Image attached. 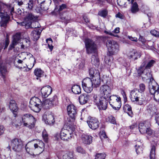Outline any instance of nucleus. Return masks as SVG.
Masks as SVG:
<instances>
[{"mask_svg": "<svg viewBox=\"0 0 159 159\" xmlns=\"http://www.w3.org/2000/svg\"><path fill=\"white\" fill-rule=\"evenodd\" d=\"M73 132V130L70 127H68L67 129H62L60 134L61 139L66 141L70 140L74 136Z\"/></svg>", "mask_w": 159, "mask_h": 159, "instance_id": "nucleus-6", "label": "nucleus"}, {"mask_svg": "<svg viewBox=\"0 0 159 159\" xmlns=\"http://www.w3.org/2000/svg\"><path fill=\"white\" fill-rule=\"evenodd\" d=\"M93 98L94 102L100 110H105L107 109L108 103L107 99L102 96L100 97H98L97 95H94Z\"/></svg>", "mask_w": 159, "mask_h": 159, "instance_id": "nucleus-7", "label": "nucleus"}, {"mask_svg": "<svg viewBox=\"0 0 159 159\" xmlns=\"http://www.w3.org/2000/svg\"><path fill=\"white\" fill-rule=\"evenodd\" d=\"M93 85H94V87L97 88L100 84L101 80L99 76L95 77L92 81Z\"/></svg>", "mask_w": 159, "mask_h": 159, "instance_id": "nucleus-37", "label": "nucleus"}, {"mask_svg": "<svg viewBox=\"0 0 159 159\" xmlns=\"http://www.w3.org/2000/svg\"><path fill=\"white\" fill-rule=\"evenodd\" d=\"M146 131H147L145 133L147 134L149 136H150L152 137L155 136L154 132L150 128V127H149L148 128V129H147Z\"/></svg>", "mask_w": 159, "mask_h": 159, "instance_id": "nucleus-53", "label": "nucleus"}, {"mask_svg": "<svg viewBox=\"0 0 159 159\" xmlns=\"http://www.w3.org/2000/svg\"><path fill=\"white\" fill-rule=\"evenodd\" d=\"M14 11L13 7L0 2V17L1 18L0 24L1 27L6 26L10 20V15H12Z\"/></svg>", "mask_w": 159, "mask_h": 159, "instance_id": "nucleus-1", "label": "nucleus"}, {"mask_svg": "<svg viewBox=\"0 0 159 159\" xmlns=\"http://www.w3.org/2000/svg\"><path fill=\"white\" fill-rule=\"evenodd\" d=\"M89 99V96L86 93L80 95L79 98V102L81 104H84L86 103Z\"/></svg>", "mask_w": 159, "mask_h": 159, "instance_id": "nucleus-31", "label": "nucleus"}, {"mask_svg": "<svg viewBox=\"0 0 159 159\" xmlns=\"http://www.w3.org/2000/svg\"><path fill=\"white\" fill-rule=\"evenodd\" d=\"M23 146L22 141L18 139H14L12 140L11 147L15 151L19 152L21 150Z\"/></svg>", "mask_w": 159, "mask_h": 159, "instance_id": "nucleus-12", "label": "nucleus"}, {"mask_svg": "<svg viewBox=\"0 0 159 159\" xmlns=\"http://www.w3.org/2000/svg\"><path fill=\"white\" fill-rule=\"evenodd\" d=\"M35 149L34 147V144L32 142L28 143L25 146V150L28 153L32 155L34 149Z\"/></svg>", "mask_w": 159, "mask_h": 159, "instance_id": "nucleus-33", "label": "nucleus"}, {"mask_svg": "<svg viewBox=\"0 0 159 159\" xmlns=\"http://www.w3.org/2000/svg\"><path fill=\"white\" fill-rule=\"evenodd\" d=\"M54 15L58 16L62 20L67 22L70 19L68 13L66 11L62 12H61L60 14Z\"/></svg>", "mask_w": 159, "mask_h": 159, "instance_id": "nucleus-27", "label": "nucleus"}, {"mask_svg": "<svg viewBox=\"0 0 159 159\" xmlns=\"http://www.w3.org/2000/svg\"><path fill=\"white\" fill-rule=\"evenodd\" d=\"M42 30L36 29L34 30L31 33V36L34 41L37 40L39 38Z\"/></svg>", "mask_w": 159, "mask_h": 159, "instance_id": "nucleus-32", "label": "nucleus"}, {"mask_svg": "<svg viewBox=\"0 0 159 159\" xmlns=\"http://www.w3.org/2000/svg\"><path fill=\"white\" fill-rule=\"evenodd\" d=\"M27 54L26 59H28V60H30V61H32L33 62V66L34 63V62L35 58L33 57V55L30 53L27 52Z\"/></svg>", "mask_w": 159, "mask_h": 159, "instance_id": "nucleus-49", "label": "nucleus"}, {"mask_svg": "<svg viewBox=\"0 0 159 159\" xmlns=\"http://www.w3.org/2000/svg\"><path fill=\"white\" fill-rule=\"evenodd\" d=\"M52 91V88L50 86L43 87L41 90L42 97L43 98L47 97L51 93Z\"/></svg>", "mask_w": 159, "mask_h": 159, "instance_id": "nucleus-21", "label": "nucleus"}, {"mask_svg": "<svg viewBox=\"0 0 159 159\" xmlns=\"http://www.w3.org/2000/svg\"><path fill=\"white\" fill-rule=\"evenodd\" d=\"M141 93L137 89H134L131 91L130 92V98L133 102H137L138 97Z\"/></svg>", "mask_w": 159, "mask_h": 159, "instance_id": "nucleus-26", "label": "nucleus"}, {"mask_svg": "<svg viewBox=\"0 0 159 159\" xmlns=\"http://www.w3.org/2000/svg\"><path fill=\"white\" fill-rule=\"evenodd\" d=\"M128 38L132 41L136 42L138 41L137 38L135 37H133L132 36H128Z\"/></svg>", "mask_w": 159, "mask_h": 159, "instance_id": "nucleus-62", "label": "nucleus"}, {"mask_svg": "<svg viewBox=\"0 0 159 159\" xmlns=\"http://www.w3.org/2000/svg\"><path fill=\"white\" fill-rule=\"evenodd\" d=\"M141 143L138 141L137 143L135 145V148L137 154L140 153L142 152L143 148L141 146Z\"/></svg>", "mask_w": 159, "mask_h": 159, "instance_id": "nucleus-44", "label": "nucleus"}, {"mask_svg": "<svg viewBox=\"0 0 159 159\" xmlns=\"http://www.w3.org/2000/svg\"><path fill=\"white\" fill-rule=\"evenodd\" d=\"M43 119L45 123L48 125L53 124L55 122L53 116L51 114L49 113L45 114L43 116Z\"/></svg>", "mask_w": 159, "mask_h": 159, "instance_id": "nucleus-19", "label": "nucleus"}, {"mask_svg": "<svg viewBox=\"0 0 159 159\" xmlns=\"http://www.w3.org/2000/svg\"><path fill=\"white\" fill-rule=\"evenodd\" d=\"M72 91L75 94H80L81 93V88L77 85H73L72 87Z\"/></svg>", "mask_w": 159, "mask_h": 159, "instance_id": "nucleus-38", "label": "nucleus"}, {"mask_svg": "<svg viewBox=\"0 0 159 159\" xmlns=\"http://www.w3.org/2000/svg\"><path fill=\"white\" fill-rule=\"evenodd\" d=\"M137 125L136 123L133 124V125L129 126L130 129H133L137 128Z\"/></svg>", "mask_w": 159, "mask_h": 159, "instance_id": "nucleus-64", "label": "nucleus"}, {"mask_svg": "<svg viewBox=\"0 0 159 159\" xmlns=\"http://www.w3.org/2000/svg\"><path fill=\"white\" fill-rule=\"evenodd\" d=\"M89 74L92 77H96L99 76V73L98 70L94 68H92L89 70Z\"/></svg>", "mask_w": 159, "mask_h": 159, "instance_id": "nucleus-41", "label": "nucleus"}, {"mask_svg": "<svg viewBox=\"0 0 159 159\" xmlns=\"http://www.w3.org/2000/svg\"><path fill=\"white\" fill-rule=\"evenodd\" d=\"M0 72L1 76L4 80L6 77V75L7 72V68L5 63H2L0 65Z\"/></svg>", "mask_w": 159, "mask_h": 159, "instance_id": "nucleus-30", "label": "nucleus"}, {"mask_svg": "<svg viewBox=\"0 0 159 159\" xmlns=\"http://www.w3.org/2000/svg\"><path fill=\"white\" fill-rule=\"evenodd\" d=\"M53 2L56 3L58 2V0H52ZM51 0H38V3L40 4L41 9L43 11H46L48 8L49 6L51 4Z\"/></svg>", "mask_w": 159, "mask_h": 159, "instance_id": "nucleus-14", "label": "nucleus"}, {"mask_svg": "<svg viewBox=\"0 0 159 159\" xmlns=\"http://www.w3.org/2000/svg\"><path fill=\"white\" fill-rule=\"evenodd\" d=\"M85 61L84 60H82L79 65V67L80 69H82L84 65Z\"/></svg>", "mask_w": 159, "mask_h": 159, "instance_id": "nucleus-61", "label": "nucleus"}, {"mask_svg": "<svg viewBox=\"0 0 159 159\" xmlns=\"http://www.w3.org/2000/svg\"><path fill=\"white\" fill-rule=\"evenodd\" d=\"M106 155L105 153H101L97 154L95 157V159H105Z\"/></svg>", "mask_w": 159, "mask_h": 159, "instance_id": "nucleus-50", "label": "nucleus"}, {"mask_svg": "<svg viewBox=\"0 0 159 159\" xmlns=\"http://www.w3.org/2000/svg\"><path fill=\"white\" fill-rule=\"evenodd\" d=\"M63 159H75L72 153L70 152L64 155L63 156Z\"/></svg>", "mask_w": 159, "mask_h": 159, "instance_id": "nucleus-47", "label": "nucleus"}, {"mask_svg": "<svg viewBox=\"0 0 159 159\" xmlns=\"http://www.w3.org/2000/svg\"><path fill=\"white\" fill-rule=\"evenodd\" d=\"M107 46L109 52H114L119 48V45L116 42L113 40H108Z\"/></svg>", "mask_w": 159, "mask_h": 159, "instance_id": "nucleus-15", "label": "nucleus"}, {"mask_svg": "<svg viewBox=\"0 0 159 159\" xmlns=\"http://www.w3.org/2000/svg\"><path fill=\"white\" fill-rule=\"evenodd\" d=\"M83 143L86 144H89L92 142V137L87 134H83L81 136Z\"/></svg>", "mask_w": 159, "mask_h": 159, "instance_id": "nucleus-28", "label": "nucleus"}, {"mask_svg": "<svg viewBox=\"0 0 159 159\" xmlns=\"http://www.w3.org/2000/svg\"><path fill=\"white\" fill-rule=\"evenodd\" d=\"M46 42L48 44L49 48L52 51L53 48V46L51 45L52 42V39L51 38H49L46 39Z\"/></svg>", "mask_w": 159, "mask_h": 159, "instance_id": "nucleus-52", "label": "nucleus"}, {"mask_svg": "<svg viewBox=\"0 0 159 159\" xmlns=\"http://www.w3.org/2000/svg\"><path fill=\"white\" fill-rule=\"evenodd\" d=\"M35 122V118L30 114H26L23 115L22 117V120L21 121V123L24 126L30 129L34 127Z\"/></svg>", "mask_w": 159, "mask_h": 159, "instance_id": "nucleus-4", "label": "nucleus"}, {"mask_svg": "<svg viewBox=\"0 0 159 159\" xmlns=\"http://www.w3.org/2000/svg\"><path fill=\"white\" fill-rule=\"evenodd\" d=\"M67 111L69 116L74 120L77 114L76 107L73 104L69 105L67 106Z\"/></svg>", "mask_w": 159, "mask_h": 159, "instance_id": "nucleus-17", "label": "nucleus"}, {"mask_svg": "<svg viewBox=\"0 0 159 159\" xmlns=\"http://www.w3.org/2000/svg\"><path fill=\"white\" fill-rule=\"evenodd\" d=\"M120 32V28L119 27L116 28L112 32L111 31H105V32L115 37H118L117 35H115V34H117Z\"/></svg>", "mask_w": 159, "mask_h": 159, "instance_id": "nucleus-42", "label": "nucleus"}, {"mask_svg": "<svg viewBox=\"0 0 159 159\" xmlns=\"http://www.w3.org/2000/svg\"><path fill=\"white\" fill-rule=\"evenodd\" d=\"M139 10V8L137 3L136 2L132 3V5L131 8V11L132 13H135L138 12Z\"/></svg>", "mask_w": 159, "mask_h": 159, "instance_id": "nucleus-43", "label": "nucleus"}, {"mask_svg": "<svg viewBox=\"0 0 159 159\" xmlns=\"http://www.w3.org/2000/svg\"><path fill=\"white\" fill-rule=\"evenodd\" d=\"M39 143H35L34 144V148H39L42 150L44 148V144L41 140L39 141Z\"/></svg>", "mask_w": 159, "mask_h": 159, "instance_id": "nucleus-45", "label": "nucleus"}, {"mask_svg": "<svg viewBox=\"0 0 159 159\" xmlns=\"http://www.w3.org/2000/svg\"><path fill=\"white\" fill-rule=\"evenodd\" d=\"M145 100V98L144 96H143L141 94L139 95L138 97V101L139 102V103L140 105H142L143 104V102H144Z\"/></svg>", "mask_w": 159, "mask_h": 159, "instance_id": "nucleus-48", "label": "nucleus"}, {"mask_svg": "<svg viewBox=\"0 0 159 159\" xmlns=\"http://www.w3.org/2000/svg\"><path fill=\"white\" fill-rule=\"evenodd\" d=\"M17 23L20 25L25 26L26 29L29 28H36L40 27L39 22L37 21H33L30 22H20Z\"/></svg>", "mask_w": 159, "mask_h": 159, "instance_id": "nucleus-13", "label": "nucleus"}, {"mask_svg": "<svg viewBox=\"0 0 159 159\" xmlns=\"http://www.w3.org/2000/svg\"><path fill=\"white\" fill-rule=\"evenodd\" d=\"M35 63V59L33 66V62L32 61H30V60H29L28 61L27 64L24 63L22 66H19V68L22 69V70L24 71H28L33 67Z\"/></svg>", "mask_w": 159, "mask_h": 159, "instance_id": "nucleus-23", "label": "nucleus"}, {"mask_svg": "<svg viewBox=\"0 0 159 159\" xmlns=\"http://www.w3.org/2000/svg\"><path fill=\"white\" fill-rule=\"evenodd\" d=\"M124 110L131 117H132L133 114L131 107L128 104H126L124 106Z\"/></svg>", "mask_w": 159, "mask_h": 159, "instance_id": "nucleus-36", "label": "nucleus"}, {"mask_svg": "<svg viewBox=\"0 0 159 159\" xmlns=\"http://www.w3.org/2000/svg\"><path fill=\"white\" fill-rule=\"evenodd\" d=\"M29 107L33 111L38 112L41 109V102L39 98L33 97L30 100Z\"/></svg>", "mask_w": 159, "mask_h": 159, "instance_id": "nucleus-5", "label": "nucleus"}, {"mask_svg": "<svg viewBox=\"0 0 159 159\" xmlns=\"http://www.w3.org/2000/svg\"><path fill=\"white\" fill-rule=\"evenodd\" d=\"M58 104V100L56 96L54 95L49 99H47L41 102V108L48 109L54 106H56Z\"/></svg>", "mask_w": 159, "mask_h": 159, "instance_id": "nucleus-8", "label": "nucleus"}, {"mask_svg": "<svg viewBox=\"0 0 159 159\" xmlns=\"http://www.w3.org/2000/svg\"><path fill=\"white\" fill-rule=\"evenodd\" d=\"M108 120L111 123L113 124H116V121L115 118L112 116H109L108 117Z\"/></svg>", "mask_w": 159, "mask_h": 159, "instance_id": "nucleus-55", "label": "nucleus"}, {"mask_svg": "<svg viewBox=\"0 0 159 159\" xmlns=\"http://www.w3.org/2000/svg\"><path fill=\"white\" fill-rule=\"evenodd\" d=\"M11 124L13 127L17 128L19 127V125L21 124V121H20L19 120L14 117L12 119Z\"/></svg>", "mask_w": 159, "mask_h": 159, "instance_id": "nucleus-40", "label": "nucleus"}, {"mask_svg": "<svg viewBox=\"0 0 159 159\" xmlns=\"http://www.w3.org/2000/svg\"><path fill=\"white\" fill-rule=\"evenodd\" d=\"M109 103L113 108L115 110H119L121 107L120 98L113 95L110 97Z\"/></svg>", "mask_w": 159, "mask_h": 159, "instance_id": "nucleus-9", "label": "nucleus"}, {"mask_svg": "<svg viewBox=\"0 0 159 159\" xmlns=\"http://www.w3.org/2000/svg\"><path fill=\"white\" fill-rule=\"evenodd\" d=\"M155 62V61L152 60L149 61H144L138 71V74L141 75L143 78L151 80L152 78V75L148 69L153 66Z\"/></svg>", "mask_w": 159, "mask_h": 159, "instance_id": "nucleus-3", "label": "nucleus"}, {"mask_svg": "<svg viewBox=\"0 0 159 159\" xmlns=\"http://www.w3.org/2000/svg\"><path fill=\"white\" fill-rule=\"evenodd\" d=\"M89 127L92 129L95 130L99 127V122L95 118L91 117L87 121Z\"/></svg>", "mask_w": 159, "mask_h": 159, "instance_id": "nucleus-16", "label": "nucleus"}, {"mask_svg": "<svg viewBox=\"0 0 159 159\" xmlns=\"http://www.w3.org/2000/svg\"><path fill=\"white\" fill-rule=\"evenodd\" d=\"M100 95L107 100L110 98L111 89L110 87L106 85H102L100 88Z\"/></svg>", "mask_w": 159, "mask_h": 159, "instance_id": "nucleus-11", "label": "nucleus"}, {"mask_svg": "<svg viewBox=\"0 0 159 159\" xmlns=\"http://www.w3.org/2000/svg\"><path fill=\"white\" fill-rule=\"evenodd\" d=\"M155 147L153 146L151 150L150 154V159H155Z\"/></svg>", "mask_w": 159, "mask_h": 159, "instance_id": "nucleus-46", "label": "nucleus"}, {"mask_svg": "<svg viewBox=\"0 0 159 159\" xmlns=\"http://www.w3.org/2000/svg\"><path fill=\"white\" fill-rule=\"evenodd\" d=\"M145 87L144 84H141L139 85V90L141 92H143L145 90Z\"/></svg>", "mask_w": 159, "mask_h": 159, "instance_id": "nucleus-60", "label": "nucleus"}, {"mask_svg": "<svg viewBox=\"0 0 159 159\" xmlns=\"http://www.w3.org/2000/svg\"><path fill=\"white\" fill-rule=\"evenodd\" d=\"M27 55V52H23L18 55L17 57H19L20 58V59H18L16 60V61L18 64L19 67V66H22L24 63L23 61L26 59V55Z\"/></svg>", "mask_w": 159, "mask_h": 159, "instance_id": "nucleus-25", "label": "nucleus"}, {"mask_svg": "<svg viewBox=\"0 0 159 159\" xmlns=\"http://www.w3.org/2000/svg\"><path fill=\"white\" fill-rule=\"evenodd\" d=\"M76 151L79 153H85V151L81 147H78L76 148Z\"/></svg>", "mask_w": 159, "mask_h": 159, "instance_id": "nucleus-59", "label": "nucleus"}, {"mask_svg": "<svg viewBox=\"0 0 159 159\" xmlns=\"http://www.w3.org/2000/svg\"><path fill=\"white\" fill-rule=\"evenodd\" d=\"M151 34L153 35L156 37H159V32L155 30H153L151 31Z\"/></svg>", "mask_w": 159, "mask_h": 159, "instance_id": "nucleus-58", "label": "nucleus"}, {"mask_svg": "<svg viewBox=\"0 0 159 159\" xmlns=\"http://www.w3.org/2000/svg\"><path fill=\"white\" fill-rule=\"evenodd\" d=\"M82 86L86 92L88 93H91L93 88L92 80L89 77L84 79L82 82Z\"/></svg>", "mask_w": 159, "mask_h": 159, "instance_id": "nucleus-10", "label": "nucleus"}, {"mask_svg": "<svg viewBox=\"0 0 159 159\" xmlns=\"http://www.w3.org/2000/svg\"><path fill=\"white\" fill-rule=\"evenodd\" d=\"M151 124L149 122L145 121L143 123H140L139 125V129L141 134H144L148 128L150 127Z\"/></svg>", "mask_w": 159, "mask_h": 159, "instance_id": "nucleus-18", "label": "nucleus"}, {"mask_svg": "<svg viewBox=\"0 0 159 159\" xmlns=\"http://www.w3.org/2000/svg\"><path fill=\"white\" fill-rule=\"evenodd\" d=\"M85 43L87 53L93 54L91 57L92 64L96 66H98L99 61L97 55V46L95 42L91 39H86Z\"/></svg>", "mask_w": 159, "mask_h": 159, "instance_id": "nucleus-2", "label": "nucleus"}, {"mask_svg": "<svg viewBox=\"0 0 159 159\" xmlns=\"http://www.w3.org/2000/svg\"><path fill=\"white\" fill-rule=\"evenodd\" d=\"M149 91L151 94L154 98L155 97V95L157 93H159V88L157 84H150L149 85Z\"/></svg>", "mask_w": 159, "mask_h": 159, "instance_id": "nucleus-20", "label": "nucleus"}, {"mask_svg": "<svg viewBox=\"0 0 159 159\" xmlns=\"http://www.w3.org/2000/svg\"><path fill=\"white\" fill-rule=\"evenodd\" d=\"M127 56L129 59L132 58L134 60L137 59L140 57V53L134 49L129 51L127 53Z\"/></svg>", "mask_w": 159, "mask_h": 159, "instance_id": "nucleus-22", "label": "nucleus"}, {"mask_svg": "<svg viewBox=\"0 0 159 159\" xmlns=\"http://www.w3.org/2000/svg\"><path fill=\"white\" fill-rule=\"evenodd\" d=\"M42 136L44 141L45 142H47L48 140V135L45 130H44L43 132Z\"/></svg>", "mask_w": 159, "mask_h": 159, "instance_id": "nucleus-54", "label": "nucleus"}, {"mask_svg": "<svg viewBox=\"0 0 159 159\" xmlns=\"http://www.w3.org/2000/svg\"><path fill=\"white\" fill-rule=\"evenodd\" d=\"M100 138L101 139L103 138L105 139L107 138V136L106 135L105 132L104 131H100L99 133Z\"/></svg>", "mask_w": 159, "mask_h": 159, "instance_id": "nucleus-57", "label": "nucleus"}, {"mask_svg": "<svg viewBox=\"0 0 159 159\" xmlns=\"http://www.w3.org/2000/svg\"><path fill=\"white\" fill-rule=\"evenodd\" d=\"M29 2L28 3L27 9L29 10H31L33 7V2L32 0H29Z\"/></svg>", "mask_w": 159, "mask_h": 159, "instance_id": "nucleus-56", "label": "nucleus"}, {"mask_svg": "<svg viewBox=\"0 0 159 159\" xmlns=\"http://www.w3.org/2000/svg\"><path fill=\"white\" fill-rule=\"evenodd\" d=\"M37 17L35 16L32 13H29L25 19L24 21L23 22H30L35 20Z\"/></svg>", "mask_w": 159, "mask_h": 159, "instance_id": "nucleus-35", "label": "nucleus"}, {"mask_svg": "<svg viewBox=\"0 0 159 159\" xmlns=\"http://www.w3.org/2000/svg\"><path fill=\"white\" fill-rule=\"evenodd\" d=\"M34 73L35 75L37 77V79H38V78L43 76V71L40 68H36L34 70Z\"/></svg>", "mask_w": 159, "mask_h": 159, "instance_id": "nucleus-39", "label": "nucleus"}, {"mask_svg": "<svg viewBox=\"0 0 159 159\" xmlns=\"http://www.w3.org/2000/svg\"><path fill=\"white\" fill-rule=\"evenodd\" d=\"M9 107L12 112H16L18 109L17 104L13 100H11L10 101Z\"/></svg>", "mask_w": 159, "mask_h": 159, "instance_id": "nucleus-34", "label": "nucleus"}, {"mask_svg": "<svg viewBox=\"0 0 159 159\" xmlns=\"http://www.w3.org/2000/svg\"><path fill=\"white\" fill-rule=\"evenodd\" d=\"M99 15L103 17H105L107 15V11L106 10L100 11L98 13Z\"/></svg>", "mask_w": 159, "mask_h": 159, "instance_id": "nucleus-51", "label": "nucleus"}, {"mask_svg": "<svg viewBox=\"0 0 159 159\" xmlns=\"http://www.w3.org/2000/svg\"><path fill=\"white\" fill-rule=\"evenodd\" d=\"M4 127L0 125V135H2L4 133Z\"/></svg>", "mask_w": 159, "mask_h": 159, "instance_id": "nucleus-63", "label": "nucleus"}, {"mask_svg": "<svg viewBox=\"0 0 159 159\" xmlns=\"http://www.w3.org/2000/svg\"><path fill=\"white\" fill-rule=\"evenodd\" d=\"M21 39L20 34L17 33L13 37V40L10 46L9 49L11 50L14 48L18 43Z\"/></svg>", "mask_w": 159, "mask_h": 159, "instance_id": "nucleus-24", "label": "nucleus"}, {"mask_svg": "<svg viewBox=\"0 0 159 159\" xmlns=\"http://www.w3.org/2000/svg\"><path fill=\"white\" fill-rule=\"evenodd\" d=\"M67 8V5L65 4H62L60 5L59 7V8H56L54 11L52 12V15H57L58 14H60L61 12H63L62 11Z\"/></svg>", "mask_w": 159, "mask_h": 159, "instance_id": "nucleus-29", "label": "nucleus"}]
</instances>
